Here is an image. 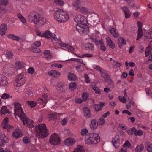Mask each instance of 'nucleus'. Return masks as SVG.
<instances>
[{"instance_id": "f257e3e1", "label": "nucleus", "mask_w": 152, "mask_h": 152, "mask_svg": "<svg viewBox=\"0 0 152 152\" xmlns=\"http://www.w3.org/2000/svg\"><path fill=\"white\" fill-rule=\"evenodd\" d=\"M14 110L15 117L17 116L23 121V125L28 128L33 127V122L32 120L25 117V115L21 107L20 104L15 102L14 104Z\"/></svg>"}, {"instance_id": "f03ea898", "label": "nucleus", "mask_w": 152, "mask_h": 152, "mask_svg": "<svg viewBox=\"0 0 152 152\" xmlns=\"http://www.w3.org/2000/svg\"><path fill=\"white\" fill-rule=\"evenodd\" d=\"M27 18L30 22L34 24L39 23L41 25H44L46 22V18L41 16L38 12L36 11L31 12L28 16Z\"/></svg>"}, {"instance_id": "7ed1b4c3", "label": "nucleus", "mask_w": 152, "mask_h": 152, "mask_svg": "<svg viewBox=\"0 0 152 152\" xmlns=\"http://www.w3.org/2000/svg\"><path fill=\"white\" fill-rule=\"evenodd\" d=\"M54 18L60 22H65L68 19L69 16L66 12L60 9L56 8L54 10Z\"/></svg>"}, {"instance_id": "20e7f679", "label": "nucleus", "mask_w": 152, "mask_h": 152, "mask_svg": "<svg viewBox=\"0 0 152 152\" xmlns=\"http://www.w3.org/2000/svg\"><path fill=\"white\" fill-rule=\"evenodd\" d=\"M100 140L99 134L95 133H88L85 137L86 143L89 145L96 144Z\"/></svg>"}, {"instance_id": "39448f33", "label": "nucleus", "mask_w": 152, "mask_h": 152, "mask_svg": "<svg viewBox=\"0 0 152 152\" xmlns=\"http://www.w3.org/2000/svg\"><path fill=\"white\" fill-rule=\"evenodd\" d=\"M37 135L39 138H45L49 134L45 124H39L36 127Z\"/></svg>"}, {"instance_id": "423d86ee", "label": "nucleus", "mask_w": 152, "mask_h": 152, "mask_svg": "<svg viewBox=\"0 0 152 152\" xmlns=\"http://www.w3.org/2000/svg\"><path fill=\"white\" fill-rule=\"evenodd\" d=\"M50 99V95L45 92L43 94L41 98L38 99L37 102L39 104L40 107H44L46 104L48 100Z\"/></svg>"}, {"instance_id": "0eeeda50", "label": "nucleus", "mask_w": 152, "mask_h": 152, "mask_svg": "<svg viewBox=\"0 0 152 152\" xmlns=\"http://www.w3.org/2000/svg\"><path fill=\"white\" fill-rule=\"evenodd\" d=\"M74 21L77 23V24L85 25L88 23L85 17L81 15H76L74 18Z\"/></svg>"}, {"instance_id": "6e6552de", "label": "nucleus", "mask_w": 152, "mask_h": 152, "mask_svg": "<svg viewBox=\"0 0 152 152\" xmlns=\"http://www.w3.org/2000/svg\"><path fill=\"white\" fill-rule=\"evenodd\" d=\"M26 81L25 77L23 74L20 73L17 76L15 80V83L17 84L16 86L17 87L21 86L24 84Z\"/></svg>"}, {"instance_id": "1a4fd4ad", "label": "nucleus", "mask_w": 152, "mask_h": 152, "mask_svg": "<svg viewBox=\"0 0 152 152\" xmlns=\"http://www.w3.org/2000/svg\"><path fill=\"white\" fill-rule=\"evenodd\" d=\"M60 140L58 135L54 133L51 136L50 140V143L53 145H56L59 144Z\"/></svg>"}, {"instance_id": "9d476101", "label": "nucleus", "mask_w": 152, "mask_h": 152, "mask_svg": "<svg viewBox=\"0 0 152 152\" xmlns=\"http://www.w3.org/2000/svg\"><path fill=\"white\" fill-rule=\"evenodd\" d=\"M76 28L78 31L81 34H86L88 29L87 24L85 25L77 24Z\"/></svg>"}, {"instance_id": "9b49d317", "label": "nucleus", "mask_w": 152, "mask_h": 152, "mask_svg": "<svg viewBox=\"0 0 152 152\" xmlns=\"http://www.w3.org/2000/svg\"><path fill=\"white\" fill-rule=\"evenodd\" d=\"M9 119L7 118H5L3 121V124L2 125V127L4 129H6L9 132H11L13 129V127L8 124Z\"/></svg>"}, {"instance_id": "f8f14e48", "label": "nucleus", "mask_w": 152, "mask_h": 152, "mask_svg": "<svg viewBox=\"0 0 152 152\" xmlns=\"http://www.w3.org/2000/svg\"><path fill=\"white\" fill-rule=\"evenodd\" d=\"M57 86V91L59 92H65L67 88V86L63 84L61 82L58 83Z\"/></svg>"}, {"instance_id": "ddd939ff", "label": "nucleus", "mask_w": 152, "mask_h": 152, "mask_svg": "<svg viewBox=\"0 0 152 152\" xmlns=\"http://www.w3.org/2000/svg\"><path fill=\"white\" fill-rule=\"evenodd\" d=\"M112 143L113 146L115 148H117L119 146L120 144L119 137L118 135L114 136L112 139Z\"/></svg>"}, {"instance_id": "4468645a", "label": "nucleus", "mask_w": 152, "mask_h": 152, "mask_svg": "<svg viewBox=\"0 0 152 152\" xmlns=\"http://www.w3.org/2000/svg\"><path fill=\"white\" fill-rule=\"evenodd\" d=\"M137 24L138 27V36L136 39L137 40H138L142 35L143 32L142 30V24L140 21L138 22Z\"/></svg>"}, {"instance_id": "2eb2a0df", "label": "nucleus", "mask_w": 152, "mask_h": 152, "mask_svg": "<svg viewBox=\"0 0 152 152\" xmlns=\"http://www.w3.org/2000/svg\"><path fill=\"white\" fill-rule=\"evenodd\" d=\"M12 135L13 137L16 139L21 137L23 135L22 131L20 129H15L13 132Z\"/></svg>"}, {"instance_id": "dca6fc26", "label": "nucleus", "mask_w": 152, "mask_h": 152, "mask_svg": "<svg viewBox=\"0 0 152 152\" xmlns=\"http://www.w3.org/2000/svg\"><path fill=\"white\" fill-rule=\"evenodd\" d=\"M106 41L109 47L112 49H114L115 47V45L114 42L112 41L109 37H107L106 38Z\"/></svg>"}, {"instance_id": "f3484780", "label": "nucleus", "mask_w": 152, "mask_h": 152, "mask_svg": "<svg viewBox=\"0 0 152 152\" xmlns=\"http://www.w3.org/2000/svg\"><path fill=\"white\" fill-rule=\"evenodd\" d=\"M0 83L1 85L5 87L8 84L6 77L2 74H0Z\"/></svg>"}, {"instance_id": "a211bd4d", "label": "nucleus", "mask_w": 152, "mask_h": 152, "mask_svg": "<svg viewBox=\"0 0 152 152\" xmlns=\"http://www.w3.org/2000/svg\"><path fill=\"white\" fill-rule=\"evenodd\" d=\"M121 8L125 15V18H129L131 16V13L127 7L126 6H124L121 7Z\"/></svg>"}, {"instance_id": "6ab92c4d", "label": "nucleus", "mask_w": 152, "mask_h": 152, "mask_svg": "<svg viewBox=\"0 0 152 152\" xmlns=\"http://www.w3.org/2000/svg\"><path fill=\"white\" fill-rule=\"evenodd\" d=\"M126 44V39L123 37H121L119 38L118 41V45L120 48H122L123 45H125Z\"/></svg>"}, {"instance_id": "aec40b11", "label": "nucleus", "mask_w": 152, "mask_h": 152, "mask_svg": "<svg viewBox=\"0 0 152 152\" xmlns=\"http://www.w3.org/2000/svg\"><path fill=\"white\" fill-rule=\"evenodd\" d=\"M64 142L66 145L71 146L75 143V140L73 138H68L64 140Z\"/></svg>"}, {"instance_id": "412c9836", "label": "nucleus", "mask_w": 152, "mask_h": 152, "mask_svg": "<svg viewBox=\"0 0 152 152\" xmlns=\"http://www.w3.org/2000/svg\"><path fill=\"white\" fill-rule=\"evenodd\" d=\"M72 5L75 10H78L81 7L80 1L79 0H76L72 4Z\"/></svg>"}, {"instance_id": "4be33fe9", "label": "nucleus", "mask_w": 152, "mask_h": 152, "mask_svg": "<svg viewBox=\"0 0 152 152\" xmlns=\"http://www.w3.org/2000/svg\"><path fill=\"white\" fill-rule=\"evenodd\" d=\"M7 28V26L6 24H1L0 27V34L2 36L5 34Z\"/></svg>"}, {"instance_id": "5701e85b", "label": "nucleus", "mask_w": 152, "mask_h": 152, "mask_svg": "<svg viewBox=\"0 0 152 152\" xmlns=\"http://www.w3.org/2000/svg\"><path fill=\"white\" fill-rule=\"evenodd\" d=\"M104 105V103H101L99 104H94L93 107L95 111H98L101 110Z\"/></svg>"}, {"instance_id": "b1692460", "label": "nucleus", "mask_w": 152, "mask_h": 152, "mask_svg": "<svg viewBox=\"0 0 152 152\" xmlns=\"http://www.w3.org/2000/svg\"><path fill=\"white\" fill-rule=\"evenodd\" d=\"M5 138H7L5 134H0V138H2L0 139V146L1 147H4L6 143V140L4 139Z\"/></svg>"}, {"instance_id": "393cba45", "label": "nucleus", "mask_w": 152, "mask_h": 152, "mask_svg": "<svg viewBox=\"0 0 152 152\" xmlns=\"http://www.w3.org/2000/svg\"><path fill=\"white\" fill-rule=\"evenodd\" d=\"M59 45L61 47L66 48L70 51H75V49L69 44L63 43H59Z\"/></svg>"}, {"instance_id": "a878e982", "label": "nucleus", "mask_w": 152, "mask_h": 152, "mask_svg": "<svg viewBox=\"0 0 152 152\" xmlns=\"http://www.w3.org/2000/svg\"><path fill=\"white\" fill-rule=\"evenodd\" d=\"M48 75L51 76L58 77L60 75V73L58 71L55 70H51L48 72Z\"/></svg>"}, {"instance_id": "bb28decb", "label": "nucleus", "mask_w": 152, "mask_h": 152, "mask_svg": "<svg viewBox=\"0 0 152 152\" xmlns=\"http://www.w3.org/2000/svg\"><path fill=\"white\" fill-rule=\"evenodd\" d=\"M83 112L84 115L85 117L89 118L91 116V114L89 109L87 107H85L83 108Z\"/></svg>"}, {"instance_id": "cd10ccee", "label": "nucleus", "mask_w": 152, "mask_h": 152, "mask_svg": "<svg viewBox=\"0 0 152 152\" xmlns=\"http://www.w3.org/2000/svg\"><path fill=\"white\" fill-rule=\"evenodd\" d=\"M144 36L145 38L148 39H152V30L147 31L144 34Z\"/></svg>"}, {"instance_id": "c85d7f7f", "label": "nucleus", "mask_w": 152, "mask_h": 152, "mask_svg": "<svg viewBox=\"0 0 152 152\" xmlns=\"http://www.w3.org/2000/svg\"><path fill=\"white\" fill-rule=\"evenodd\" d=\"M24 66V64L18 62H16L15 65V68L17 70L23 68Z\"/></svg>"}, {"instance_id": "c756f323", "label": "nucleus", "mask_w": 152, "mask_h": 152, "mask_svg": "<svg viewBox=\"0 0 152 152\" xmlns=\"http://www.w3.org/2000/svg\"><path fill=\"white\" fill-rule=\"evenodd\" d=\"M98 126V124L96 121L95 120H93L91 121L90 127L92 129H96Z\"/></svg>"}, {"instance_id": "7c9ffc66", "label": "nucleus", "mask_w": 152, "mask_h": 152, "mask_svg": "<svg viewBox=\"0 0 152 152\" xmlns=\"http://www.w3.org/2000/svg\"><path fill=\"white\" fill-rule=\"evenodd\" d=\"M144 148V146L143 144L139 145L137 146L135 149V151L136 152H140L143 150Z\"/></svg>"}, {"instance_id": "2f4dec72", "label": "nucleus", "mask_w": 152, "mask_h": 152, "mask_svg": "<svg viewBox=\"0 0 152 152\" xmlns=\"http://www.w3.org/2000/svg\"><path fill=\"white\" fill-rule=\"evenodd\" d=\"M7 37L15 41H18L20 39V38L19 37L11 34H9L7 35Z\"/></svg>"}, {"instance_id": "473e14b6", "label": "nucleus", "mask_w": 152, "mask_h": 152, "mask_svg": "<svg viewBox=\"0 0 152 152\" xmlns=\"http://www.w3.org/2000/svg\"><path fill=\"white\" fill-rule=\"evenodd\" d=\"M110 32L114 37L117 38L118 37V34L116 32V30L114 28H111L110 30Z\"/></svg>"}, {"instance_id": "72a5a7b5", "label": "nucleus", "mask_w": 152, "mask_h": 152, "mask_svg": "<svg viewBox=\"0 0 152 152\" xmlns=\"http://www.w3.org/2000/svg\"><path fill=\"white\" fill-rule=\"evenodd\" d=\"M85 150L83 146L78 145L77 147L75 149L73 152H84Z\"/></svg>"}, {"instance_id": "f704fd0d", "label": "nucleus", "mask_w": 152, "mask_h": 152, "mask_svg": "<svg viewBox=\"0 0 152 152\" xmlns=\"http://www.w3.org/2000/svg\"><path fill=\"white\" fill-rule=\"evenodd\" d=\"M100 73L101 76L104 79L105 81H108L110 79L109 76L105 72H103L102 71V72H100Z\"/></svg>"}, {"instance_id": "c9c22d12", "label": "nucleus", "mask_w": 152, "mask_h": 152, "mask_svg": "<svg viewBox=\"0 0 152 152\" xmlns=\"http://www.w3.org/2000/svg\"><path fill=\"white\" fill-rule=\"evenodd\" d=\"M77 87V84L75 82H72L69 84V88L72 91L75 90Z\"/></svg>"}, {"instance_id": "e433bc0d", "label": "nucleus", "mask_w": 152, "mask_h": 152, "mask_svg": "<svg viewBox=\"0 0 152 152\" xmlns=\"http://www.w3.org/2000/svg\"><path fill=\"white\" fill-rule=\"evenodd\" d=\"M68 78L70 80H75L76 79V77L74 74L69 73L68 75Z\"/></svg>"}, {"instance_id": "4c0bfd02", "label": "nucleus", "mask_w": 152, "mask_h": 152, "mask_svg": "<svg viewBox=\"0 0 152 152\" xmlns=\"http://www.w3.org/2000/svg\"><path fill=\"white\" fill-rule=\"evenodd\" d=\"M92 40H94L95 43L97 45H101V44H103L104 42V41L103 39H102L101 40H98L96 38L95 39H92Z\"/></svg>"}, {"instance_id": "58836bf2", "label": "nucleus", "mask_w": 152, "mask_h": 152, "mask_svg": "<svg viewBox=\"0 0 152 152\" xmlns=\"http://www.w3.org/2000/svg\"><path fill=\"white\" fill-rule=\"evenodd\" d=\"M54 2L55 4L60 6H63L64 4V1L62 0H54Z\"/></svg>"}, {"instance_id": "ea45409f", "label": "nucleus", "mask_w": 152, "mask_h": 152, "mask_svg": "<svg viewBox=\"0 0 152 152\" xmlns=\"http://www.w3.org/2000/svg\"><path fill=\"white\" fill-rule=\"evenodd\" d=\"M57 114L52 113L48 115V118L49 119L51 120H55L57 119Z\"/></svg>"}, {"instance_id": "a19ab883", "label": "nucleus", "mask_w": 152, "mask_h": 152, "mask_svg": "<svg viewBox=\"0 0 152 152\" xmlns=\"http://www.w3.org/2000/svg\"><path fill=\"white\" fill-rule=\"evenodd\" d=\"M1 113L4 114H5L8 112V110L6 106H3L1 109Z\"/></svg>"}, {"instance_id": "79ce46f5", "label": "nucleus", "mask_w": 152, "mask_h": 152, "mask_svg": "<svg viewBox=\"0 0 152 152\" xmlns=\"http://www.w3.org/2000/svg\"><path fill=\"white\" fill-rule=\"evenodd\" d=\"M88 131L86 128H84L81 130V134L82 136H86L87 135Z\"/></svg>"}, {"instance_id": "37998d69", "label": "nucleus", "mask_w": 152, "mask_h": 152, "mask_svg": "<svg viewBox=\"0 0 152 152\" xmlns=\"http://www.w3.org/2000/svg\"><path fill=\"white\" fill-rule=\"evenodd\" d=\"M150 46H148L146 48L145 51V56H148L151 53V50L152 51Z\"/></svg>"}, {"instance_id": "c03bdc74", "label": "nucleus", "mask_w": 152, "mask_h": 152, "mask_svg": "<svg viewBox=\"0 0 152 152\" xmlns=\"http://www.w3.org/2000/svg\"><path fill=\"white\" fill-rule=\"evenodd\" d=\"M17 16L23 23H25L26 21V20L21 14L18 13L17 14Z\"/></svg>"}, {"instance_id": "a18cd8bd", "label": "nucleus", "mask_w": 152, "mask_h": 152, "mask_svg": "<svg viewBox=\"0 0 152 152\" xmlns=\"http://www.w3.org/2000/svg\"><path fill=\"white\" fill-rule=\"evenodd\" d=\"M75 54L77 57H79L80 58H83L85 57H87L88 58H91L93 56L92 54L87 53V54H84L81 56H78L75 53Z\"/></svg>"}, {"instance_id": "49530a36", "label": "nucleus", "mask_w": 152, "mask_h": 152, "mask_svg": "<svg viewBox=\"0 0 152 152\" xmlns=\"http://www.w3.org/2000/svg\"><path fill=\"white\" fill-rule=\"evenodd\" d=\"M51 32L49 30H46L45 32L43 33L44 34V37H45V38H47L48 39H49L50 38V37L48 36H50V34Z\"/></svg>"}, {"instance_id": "de8ad7c7", "label": "nucleus", "mask_w": 152, "mask_h": 152, "mask_svg": "<svg viewBox=\"0 0 152 152\" xmlns=\"http://www.w3.org/2000/svg\"><path fill=\"white\" fill-rule=\"evenodd\" d=\"M6 56L8 58L11 59L12 58L13 54L11 51H8L6 53Z\"/></svg>"}, {"instance_id": "09e8293b", "label": "nucleus", "mask_w": 152, "mask_h": 152, "mask_svg": "<svg viewBox=\"0 0 152 152\" xmlns=\"http://www.w3.org/2000/svg\"><path fill=\"white\" fill-rule=\"evenodd\" d=\"M27 103L31 108L34 107L37 104V103L34 101H28L27 102Z\"/></svg>"}, {"instance_id": "8fccbe9b", "label": "nucleus", "mask_w": 152, "mask_h": 152, "mask_svg": "<svg viewBox=\"0 0 152 152\" xmlns=\"http://www.w3.org/2000/svg\"><path fill=\"white\" fill-rule=\"evenodd\" d=\"M93 67L94 69H96L100 73L102 72V68L98 65H94L93 66Z\"/></svg>"}, {"instance_id": "3c124183", "label": "nucleus", "mask_w": 152, "mask_h": 152, "mask_svg": "<svg viewBox=\"0 0 152 152\" xmlns=\"http://www.w3.org/2000/svg\"><path fill=\"white\" fill-rule=\"evenodd\" d=\"M93 89L95 91L96 94H100L101 92L100 90L98 87H97L96 85L92 87Z\"/></svg>"}, {"instance_id": "603ef678", "label": "nucleus", "mask_w": 152, "mask_h": 152, "mask_svg": "<svg viewBox=\"0 0 152 152\" xmlns=\"http://www.w3.org/2000/svg\"><path fill=\"white\" fill-rule=\"evenodd\" d=\"M83 101H85L87 100L88 97V94L87 93H83L82 96Z\"/></svg>"}, {"instance_id": "864d4df0", "label": "nucleus", "mask_w": 152, "mask_h": 152, "mask_svg": "<svg viewBox=\"0 0 152 152\" xmlns=\"http://www.w3.org/2000/svg\"><path fill=\"white\" fill-rule=\"evenodd\" d=\"M10 97L9 94L4 93L1 96V98L2 99H5L9 98Z\"/></svg>"}, {"instance_id": "5fc2aeb1", "label": "nucleus", "mask_w": 152, "mask_h": 152, "mask_svg": "<svg viewBox=\"0 0 152 152\" xmlns=\"http://www.w3.org/2000/svg\"><path fill=\"white\" fill-rule=\"evenodd\" d=\"M80 11L83 14H86L88 12V10L85 7H82L80 9Z\"/></svg>"}, {"instance_id": "6e6d98bb", "label": "nucleus", "mask_w": 152, "mask_h": 152, "mask_svg": "<svg viewBox=\"0 0 152 152\" xmlns=\"http://www.w3.org/2000/svg\"><path fill=\"white\" fill-rule=\"evenodd\" d=\"M86 47L89 50H94L93 45L91 43H88L86 44Z\"/></svg>"}, {"instance_id": "4d7b16f0", "label": "nucleus", "mask_w": 152, "mask_h": 152, "mask_svg": "<svg viewBox=\"0 0 152 152\" xmlns=\"http://www.w3.org/2000/svg\"><path fill=\"white\" fill-rule=\"evenodd\" d=\"M135 136H140L142 135L143 134L142 132L140 130H136L135 132L134 133Z\"/></svg>"}, {"instance_id": "13d9d810", "label": "nucleus", "mask_w": 152, "mask_h": 152, "mask_svg": "<svg viewBox=\"0 0 152 152\" xmlns=\"http://www.w3.org/2000/svg\"><path fill=\"white\" fill-rule=\"evenodd\" d=\"M147 151L148 152H152V144H149L146 147Z\"/></svg>"}, {"instance_id": "bf43d9fd", "label": "nucleus", "mask_w": 152, "mask_h": 152, "mask_svg": "<svg viewBox=\"0 0 152 152\" xmlns=\"http://www.w3.org/2000/svg\"><path fill=\"white\" fill-rule=\"evenodd\" d=\"M77 70L80 72H82L84 70V67L81 65H79L76 67Z\"/></svg>"}, {"instance_id": "052dcab7", "label": "nucleus", "mask_w": 152, "mask_h": 152, "mask_svg": "<svg viewBox=\"0 0 152 152\" xmlns=\"http://www.w3.org/2000/svg\"><path fill=\"white\" fill-rule=\"evenodd\" d=\"M23 140L25 144L28 143L30 142V140L29 138L27 137H24L23 139Z\"/></svg>"}, {"instance_id": "680f3d73", "label": "nucleus", "mask_w": 152, "mask_h": 152, "mask_svg": "<svg viewBox=\"0 0 152 152\" xmlns=\"http://www.w3.org/2000/svg\"><path fill=\"white\" fill-rule=\"evenodd\" d=\"M124 146L125 147L127 148H131V145L129 142L128 141H126L124 144Z\"/></svg>"}, {"instance_id": "e2e57ef3", "label": "nucleus", "mask_w": 152, "mask_h": 152, "mask_svg": "<svg viewBox=\"0 0 152 152\" xmlns=\"http://www.w3.org/2000/svg\"><path fill=\"white\" fill-rule=\"evenodd\" d=\"M7 0H0V4L3 5H6L8 4Z\"/></svg>"}, {"instance_id": "0e129e2a", "label": "nucleus", "mask_w": 152, "mask_h": 152, "mask_svg": "<svg viewBox=\"0 0 152 152\" xmlns=\"http://www.w3.org/2000/svg\"><path fill=\"white\" fill-rule=\"evenodd\" d=\"M52 66L58 68H61L63 67V65L61 64L54 63L52 65Z\"/></svg>"}, {"instance_id": "69168bd1", "label": "nucleus", "mask_w": 152, "mask_h": 152, "mask_svg": "<svg viewBox=\"0 0 152 152\" xmlns=\"http://www.w3.org/2000/svg\"><path fill=\"white\" fill-rule=\"evenodd\" d=\"M105 122V120L102 117L99 120L98 123L99 125H103Z\"/></svg>"}, {"instance_id": "338daca9", "label": "nucleus", "mask_w": 152, "mask_h": 152, "mask_svg": "<svg viewBox=\"0 0 152 152\" xmlns=\"http://www.w3.org/2000/svg\"><path fill=\"white\" fill-rule=\"evenodd\" d=\"M119 100L123 103H124L126 102V99L125 98L124 96L122 97L121 96H120L118 97Z\"/></svg>"}, {"instance_id": "774afa93", "label": "nucleus", "mask_w": 152, "mask_h": 152, "mask_svg": "<svg viewBox=\"0 0 152 152\" xmlns=\"http://www.w3.org/2000/svg\"><path fill=\"white\" fill-rule=\"evenodd\" d=\"M84 77L85 81L87 83H89L90 82V80L88 75L85 74L84 75Z\"/></svg>"}]
</instances>
